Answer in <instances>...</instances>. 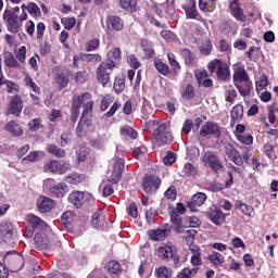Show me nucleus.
Masks as SVG:
<instances>
[{"mask_svg":"<svg viewBox=\"0 0 278 278\" xmlns=\"http://www.w3.org/2000/svg\"><path fill=\"white\" fill-rule=\"evenodd\" d=\"M165 199H168L169 201H175L177 199V190L175 189V186H170L164 193Z\"/></svg>","mask_w":278,"mask_h":278,"instance_id":"6e6d98bb","label":"nucleus"},{"mask_svg":"<svg viewBox=\"0 0 278 278\" xmlns=\"http://www.w3.org/2000/svg\"><path fill=\"white\" fill-rule=\"evenodd\" d=\"M154 66H155L156 71L159 73H161V75L166 76V75H168V73H170V68L168 67V65H166V63H163L162 60H160V59H156L154 61Z\"/></svg>","mask_w":278,"mask_h":278,"instance_id":"e433bc0d","label":"nucleus"},{"mask_svg":"<svg viewBox=\"0 0 278 278\" xmlns=\"http://www.w3.org/2000/svg\"><path fill=\"white\" fill-rule=\"evenodd\" d=\"M237 97H238V92H236V89L230 88L226 91V101L228 103H233Z\"/></svg>","mask_w":278,"mask_h":278,"instance_id":"e2e57ef3","label":"nucleus"},{"mask_svg":"<svg viewBox=\"0 0 278 278\" xmlns=\"http://www.w3.org/2000/svg\"><path fill=\"white\" fill-rule=\"evenodd\" d=\"M108 270L109 273H112V275H116V273L121 270V265L116 261H110L108 264Z\"/></svg>","mask_w":278,"mask_h":278,"instance_id":"052dcab7","label":"nucleus"},{"mask_svg":"<svg viewBox=\"0 0 278 278\" xmlns=\"http://www.w3.org/2000/svg\"><path fill=\"white\" fill-rule=\"evenodd\" d=\"M177 248L170 242L161 243L156 250V255L161 260H173L174 264H179V257L176 255Z\"/></svg>","mask_w":278,"mask_h":278,"instance_id":"39448f33","label":"nucleus"},{"mask_svg":"<svg viewBox=\"0 0 278 278\" xmlns=\"http://www.w3.org/2000/svg\"><path fill=\"white\" fill-rule=\"evenodd\" d=\"M169 218L175 231H177V233H184V220L181 219V215L177 213V210L169 212Z\"/></svg>","mask_w":278,"mask_h":278,"instance_id":"412c9836","label":"nucleus"},{"mask_svg":"<svg viewBox=\"0 0 278 278\" xmlns=\"http://www.w3.org/2000/svg\"><path fill=\"white\" fill-rule=\"evenodd\" d=\"M41 157H45V152L33 151L29 152V154L26 157H24V160H28V162H38V160H41Z\"/></svg>","mask_w":278,"mask_h":278,"instance_id":"de8ad7c7","label":"nucleus"},{"mask_svg":"<svg viewBox=\"0 0 278 278\" xmlns=\"http://www.w3.org/2000/svg\"><path fill=\"white\" fill-rule=\"evenodd\" d=\"M168 233H170V230L166 228V226H161L156 229L150 230L149 236L151 240H154V242H160L161 240H164Z\"/></svg>","mask_w":278,"mask_h":278,"instance_id":"5701e85b","label":"nucleus"},{"mask_svg":"<svg viewBox=\"0 0 278 278\" xmlns=\"http://www.w3.org/2000/svg\"><path fill=\"white\" fill-rule=\"evenodd\" d=\"M45 173H54L56 175H64V173L71 170V164L60 163V161L51 160L43 166Z\"/></svg>","mask_w":278,"mask_h":278,"instance_id":"9b49d317","label":"nucleus"},{"mask_svg":"<svg viewBox=\"0 0 278 278\" xmlns=\"http://www.w3.org/2000/svg\"><path fill=\"white\" fill-rule=\"evenodd\" d=\"M233 80L239 81L240 84H249L251 80H249V75L247 74V70H244V66L242 65H233Z\"/></svg>","mask_w":278,"mask_h":278,"instance_id":"aec40b11","label":"nucleus"},{"mask_svg":"<svg viewBox=\"0 0 278 278\" xmlns=\"http://www.w3.org/2000/svg\"><path fill=\"white\" fill-rule=\"evenodd\" d=\"M202 164L207 168L214 170V173H218V170H223V163L216 153L212 151H206L202 156Z\"/></svg>","mask_w":278,"mask_h":278,"instance_id":"9d476101","label":"nucleus"},{"mask_svg":"<svg viewBox=\"0 0 278 278\" xmlns=\"http://www.w3.org/2000/svg\"><path fill=\"white\" fill-rule=\"evenodd\" d=\"M181 97L184 99H194V87H192V85H186Z\"/></svg>","mask_w":278,"mask_h":278,"instance_id":"3c124183","label":"nucleus"},{"mask_svg":"<svg viewBox=\"0 0 278 278\" xmlns=\"http://www.w3.org/2000/svg\"><path fill=\"white\" fill-rule=\"evenodd\" d=\"M119 5L123 10H127L128 12H136V0H119Z\"/></svg>","mask_w":278,"mask_h":278,"instance_id":"58836bf2","label":"nucleus"},{"mask_svg":"<svg viewBox=\"0 0 278 278\" xmlns=\"http://www.w3.org/2000/svg\"><path fill=\"white\" fill-rule=\"evenodd\" d=\"M37 207L41 214H47V212H51L55 207V202L47 197H40L37 200Z\"/></svg>","mask_w":278,"mask_h":278,"instance_id":"6ab92c4d","label":"nucleus"},{"mask_svg":"<svg viewBox=\"0 0 278 278\" xmlns=\"http://www.w3.org/2000/svg\"><path fill=\"white\" fill-rule=\"evenodd\" d=\"M26 220L31 225L33 229H47V223L35 214L27 215Z\"/></svg>","mask_w":278,"mask_h":278,"instance_id":"cd10ccee","label":"nucleus"},{"mask_svg":"<svg viewBox=\"0 0 278 278\" xmlns=\"http://www.w3.org/2000/svg\"><path fill=\"white\" fill-rule=\"evenodd\" d=\"M121 134L123 136H128L129 138H132L134 140H136V138H138V131H136L134 128H131L129 126L122 127Z\"/></svg>","mask_w":278,"mask_h":278,"instance_id":"a18cd8bd","label":"nucleus"},{"mask_svg":"<svg viewBox=\"0 0 278 278\" xmlns=\"http://www.w3.org/2000/svg\"><path fill=\"white\" fill-rule=\"evenodd\" d=\"M207 216L214 225H223L225 223V213L216 206H212L207 213Z\"/></svg>","mask_w":278,"mask_h":278,"instance_id":"a211bd4d","label":"nucleus"},{"mask_svg":"<svg viewBox=\"0 0 278 278\" xmlns=\"http://www.w3.org/2000/svg\"><path fill=\"white\" fill-rule=\"evenodd\" d=\"M46 151H48V153H51L52 155H55V157H65L66 155V152L58 148V146L55 144H48L46 147Z\"/></svg>","mask_w":278,"mask_h":278,"instance_id":"c9c22d12","label":"nucleus"},{"mask_svg":"<svg viewBox=\"0 0 278 278\" xmlns=\"http://www.w3.org/2000/svg\"><path fill=\"white\" fill-rule=\"evenodd\" d=\"M230 116L233 123H240L241 118L244 116V106L241 104L235 105L230 112Z\"/></svg>","mask_w":278,"mask_h":278,"instance_id":"7c9ffc66","label":"nucleus"},{"mask_svg":"<svg viewBox=\"0 0 278 278\" xmlns=\"http://www.w3.org/2000/svg\"><path fill=\"white\" fill-rule=\"evenodd\" d=\"M86 179V176L84 174H72L70 177H67L68 184L77 185L81 184Z\"/></svg>","mask_w":278,"mask_h":278,"instance_id":"8fccbe9b","label":"nucleus"},{"mask_svg":"<svg viewBox=\"0 0 278 278\" xmlns=\"http://www.w3.org/2000/svg\"><path fill=\"white\" fill-rule=\"evenodd\" d=\"M28 14H30V16H34L35 18L40 16L41 12H40V8L38 7V4H36V2H29L27 4L26 8Z\"/></svg>","mask_w":278,"mask_h":278,"instance_id":"a19ab883","label":"nucleus"},{"mask_svg":"<svg viewBox=\"0 0 278 278\" xmlns=\"http://www.w3.org/2000/svg\"><path fill=\"white\" fill-rule=\"evenodd\" d=\"M3 264L12 273H18L25 266V258L16 252H7L3 256Z\"/></svg>","mask_w":278,"mask_h":278,"instance_id":"7ed1b4c3","label":"nucleus"},{"mask_svg":"<svg viewBox=\"0 0 278 278\" xmlns=\"http://www.w3.org/2000/svg\"><path fill=\"white\" fill-rule=\"evenodd\" d=\"M4 130L11 134V136H14L16 138L21 137L23 134V128H21V125L16 121H10L4 125Z\"/></svg>","mask_w":278,"mask_h":278,"instance_id":"a878e982","label":"nucleus"},{"mask_svg":"<svg viewBox=\"0 0 278 278\" xmlns=\"http://www.w3.org/2000/svg\"><path fill=\"white\" fill-rule=\"evenodd\" d=\"M207 260H210L212 264L216 266V268L225 264V256L216 251H213L211 254H208Z\"/></svg>","mask_w":278,"mask_h":278,"instance_id":"2f4dec72","label":"nucleus"},{"mask_svg":"<svg viewBox=\"0 0 278 278\" xmlns=\"http://www.w3.org/2000/svg\"><path fill=\"white\" fill-rule=\"evenodd\" d=\"M4 63L7 66H10L12 68L18 67V61H16V59H14V55H12V53L10 52H7L4 54Z\"/></svg>","mask_w":278,"mask_h":278,"instance_id":"37998d69","label":"nucleus"},{"mask_svg":"<svg viewBox=\"0 0 278 278\" xmlns=\"http://www.w3.org/2000/svg\"><path fill=\"white\" fill-rule=\"evenodd\" d=\"M118 62H121V49L113 48L108 52L106 64L116 68V66H118Z\"/></svg>","mask_w":278,"mask_h":278,"instance_id":"b1692460","label":"nucleus"},{"mask_svg":"<svg viewBox=\"0 0 278 278\" xmlns=\"http://www.w3.org/2000/svg\"><path fill=\"white\" fill-rule=\"evenodd\" d=\"M194 77L197 78L199 86H201L202 81L204 79H207V71H205V70H197L194 72Z\"/></svg>","mask_w":278,"mask_h":278,"instance_id":"4d7b16f0","label":"nucleus"},{"mask_svg":"<svg viewBox=\"0 0 278 278\" xmlns=\"http://www.w3.org/2000/svg\"><path fill=\"white\" fill-rule=\"evenodd\" d=\"M114 91L117 94H121V92H123V90H125V79L124 78H116L114 81Z\"/></svg>","mask_w":278,"mask_h":278,"instance_id":"603ef678","label":"nucleus"},{"mask_svg":"<svg viewBox=\"0 0 278 278\" xmlns=\"http://www.w3.org/2000/svg\"><path fill=\"white\" fill-rule=\"evenodd\" d=\"M237 140L242 144H253V136L251 135H237Z\"/></svg>","mask_w":278,"mask_h":278,"instance_id":"680f3d73","label":"nucleus"},{"mask_svg":"<svg viewBox=\"0 0 278 278\" xmlns=\"http://www.w3.org/2000/svg\"><path fill=\"white\" fill-rule=\"evenodd\" d=\"M230 12L236 21H239L240 23H249V17L240 7V1L232 0L230 2Z\"/></svg>","mask_w":278,"mask_h":278,"instance_id":"2eb2a0df","label":"nucleus"},{"mask_svg":"<svg viewBox=\"0 0 278 278\" xmlns=\"http://www.w3.org/2000/svg\"><path fill=\"white\" fill-rule=\"evenodd\" d=\"M114 71V66H111L109 63L102 62L97 67L96 77L99 84L105 88L110 84V75Z\"/></svg>","mask_w":278,"mask_h":278,"instance_id":"0eeeda50","label":"nucleus"},{"mask_svg":"<svg viewBox=\"0 0 278 278\" xmlns=\"http://www.w3.org/2000/svg\"><path fill=\"white\" fill-rule=\"evenodd\" d=\"M182 238L186 240L187 244H192V241L194 240V236H197V230L189 229L184 232L182 230Z\"/></svg>","mask_w":278,"mask_h":278,"instance_id":"864d4df0","label":"nucleus"},{"mask_svg":"<svg viewBox=\"0 0 278 278\" xmlns=\"http://www.w3.org/2000/svg\"><path fill=\"white\" fill-rule=\"evenodd\" d=\"M93 105L94 102L92 101V97L88 92L75 97L72 104V123H77V118H79V108H84L83 116H88V114L92 112Z\"/></svg>","mask_w":278,"mask_h":278,"instance_id":"f257e3e1","label":"nucleus"},{"mask_svg":"<svg viewBox=\"0 0 278 278\" xmlns=\"http://www.w3.org/2000/svg\"><path fill=\"white\" fill-rule=\"evenodd\" d=\"M268 86V77L266 75H262L256 81V92H262Z\"/></svg>","mask_w":278,"mask_h":278,"instance_id":"49530a36","label":"nucleus"},{"mask_svg":"<svg viewBox=\"0 0 278 278\" xmlns=\"http://www.w3.org/2000/svg\"><path fill=\"white\" fill-rule=\"evenodd\" d=\"M3 17L8 22V29L9 31H11V34H18V31H21L23 23H21L16 13H12V11H7L4 12Z\"/></svg>","mask_w":278,"mask_h":278,"instance_id":"f8f14e48","label":"nucleus"},{"mask_svg":"<svg viewBox=\"0 0 278 278\" xmlns=\"http://www.w3.org/2000/svg\"><path fill=\"white\" fill-rule=\"evenodd\" d=\"M176 160L177 159L175 156V153L167 152V154L163 157V164H165V166H173V164H175Z\"/></svg>","mask_w":278,"mask_h":278,"instance_id":"5fc2aeb1","label":"nucleus"},{"mask_svg":"<svg viewBox=\"0 0 278 278\" xmlns=\"http://www.w3.org/2000/svg\"><path fill=\"white\" fill-rule=\"evenodd\" d=\"M207 200V195L203 192L195 193L192 199L187 203V207L191 212H197L198 207H201Z\"/></svg>","mask_w":278,"mask_h":278,"instance_id":"f3484780","label":"nucleus"},{"mask_svg":"<svg viewBox=\"0 0 278 278\" xmlns=\"http://www.w3.org/2000/svg\"><path fill=\"white\" fill-rule=\"evenodd\" d=\"M35 244L39 249H47V240L42 236H40V235H37L35 237Z\"/></svg>","mask_w":278,"mask_h":278,"instance_id":"774afa93","label":"nucleus"},{"mask_svg":"<svg viewBox=\"0 0 278 278\" xmlns=\"http://www.w3.org/2000/svg\"><path fill=\"white\" fill-rule=\"evenodd\" d=\"M86 116H81V118H80V122L78 123V126H77V128H76V134H77V136H79V138H81V136H84V134H85V129L88 127V123H84V118H85Z\"/></svg>","mask_w":278,"mask_h":278,"instance_id":"13d9d810","label":"nucleus"},{"mask_svg":"<svg viewBox=\"0 0 278 278\" xmlns=\"http://www.w3.org/2000/svg\"><path fill=\"white\" fill-rule=\"evenodd\" d=\"M208 71H211V73H216L217 79H222V81H225V79L229 77V67L223 60L211 61L208 63Z\"/></svg>","mask_w":278,"mask_h":278,"instance_id":"1a4fd4ad","label":"nucleus"},{"mask_svg":"<svg viewBox=\"0 0 278 278\" xmlns=\"http://www.w3.org/2000/svg\"><path fill=\"white\" fill-rule=\"evenodd\" d=\"M124 26L123 20L118 16L111 15L106 20V29L109 31H121Z\"/></svg>","mask_w":278,"mask_h":278,"instance_id":"4be33fe9","label":"nucleus"},{"mask_svg":"<svg viewBox=\"0 0 278 278\" xmlns=\"http://www.w3.org/2000/svg\"><path fill=\"white\" fill-rule=\"evenodd\" d=\"M170 142H173V135L168 130V124H160L153 132V147H164V144H170Z\"/></svg>","mask_w":278,"mask_h":278,"instance_id":"f03ea898","label":"nucleus"},{"mask_svg":"<svg viewBox=\"0 0 278 278\" xmlns=\"http://www.w3.org/2000/svg\"><path fill=\"white\" fill-rule=\"evenodd\" d=\"M62 23L65 29H73V27L77 25V20L75 17H68V18L62 20Z\"/></svg>","mask_w":278,"mask_h":278,"instance_id":"0e129e2a","label":"nucleus"},{"mask_svg":"<svg viewBox=\"0 0 278 278\" xmlns=\"http://www.w3.org/2000/svg\"><path fill=\"white\" fill-rule=\"evenodd\" d=\"M237 89L239 90L241 97H249V94H251V81L245 83V88H242V86L237 85Z\"/></svg>","mask_w":278,"mask_h":278,"instance_id":"69168bd1","label":"nucleus"},{"mask_svg":"<svg viewBox=\"0 0 278 278\" xmlns=\"http://www.w3.org/2000/svg\"><path fill=\"white\" fill-rule=\"evenodd\" d=\"M3 85L7 86V90L11 94H14V92H18L20 90L18 85L14 84L11 80L3 79V75H0V86H3Z\"/></svg>","mask_w":278,"mask_h":278,"instance_id":"f704fd0d","label":"nucleus"},{"mask_svg":"<svg viewBox=\"0 0 278 278\" xmlns=\"http://www.w3.org/2000/svg\"><path fill=\"white\" fill-rule=\"evenodd\" d=\"M54 81L59 86V88H66L68 86V76L63 71L56 70Z\"/></svg>","mask_w":278,"mask_h":278,"instance_id":"c756f323","label":"nucleus"},{"mask_svg":"<svg viewBox=\"0 0 278 278\" xmlns=\"http://www.w3.org/2000/svg\"><path fill=\"white\" fill-rule=\"evenodd\" d=\"M225 160H230V162H233L236 166H242V164H249V160H251V154L243 153L240 154L233 146H227L225 149Z\"/></svg>","mask_w":278,"mask_h":278,"instance_id":"20e7f679","label":"nucleus"},{"mask_svg":"<svg viewBox=\"0 0 278 278\" xmlns=\"http://www.w3.org/2000/svg\"><path fill=\"white\" fill-rule=\"evenodd\" d=\"M91 224L96 229H103L105 227V217L100 213H93Z\"/></svg>","mask_w":278,"mask_h":278,"instance_id":"72a5a7b5","label":"nucleus"},{"mask_svg":"<svg viewBox=\"0 0 278 278\" xmlns=\"http://www.w3.org/2000/svg\"><path fill=\"white\" fill-rule=\"evenodd\" d=\"M13 233L14 226H12V224L0 225V240H2V242H8V240H11Z\"/></svg>","mask_w":278,"mask_h":278,"instance_id":"393cba45","label":"nucleus"},{"mask_svg":"<svg viewBox=\"0 0 278 278\" xmlns=\"http://www.w3.org/2000/svg\"><path fill=\"white\" fill-rule=\"evenodd\" d=\"M54 184L55 180L52 178H48L43 181L45 188H47L51 194H54V197H58L59 199L66 197L68 192V186H66L64 182H59L58 185Z\"/></svg>","mask_w":278,"mask_h":278,"instance_id":"6e6552de","label":"nucleus"},{"mask_svg":"<svg viewBox=\"0 0 278 278\" xmlns=\"http://www.w3.org/2000/svg\"><path fill=\"white\" fill-rule=\"evenodd\" d=\"M187 18H197L199 12L197 11V2L194 0H188L187 5L184 7Z\"/></svg>","mask_w":278,"mask_h":278,"instance_id":"c85d7f7f","label":"nucleus"},{"mask_svg":"<svg viewBox=\"0 0 278 278\" xmlns=\"http://www.w3.org/2000/svg\"><path fill=\"white\" fill-rule=\"evenodd\" d=\"M68 201L79 208L85 203H94V195L89 192L72 191L68 195Z\"/></svg>","mask_w":278,"mask_h":278,"instance_id":"423d86ee","label":"nucleus"},{"mask_svg":"<svg viewBox=\"0 0 278 278\" xmlns=\"http://www.w3.org/2000/svg\"><path fill=\"white\" fill-rule=\"evenodd\" d=\"M156 275L159 278H170V269L168 267H159L156 269Z\"/></svg>","mask_w":278,"mask_h":278,"instance_id":"bf43d9fd","label":"nucleus"},{"mask_svg":"<svg viewBox=\"0 0 278 278\" xmlns=\"http://www.w3.org/2000/svg\"><path fill=\"white\" fill-rule=\"evenodd\" d=\"M24 84L25 86H27V88H31L33 92H35L36 94H40V88L38 87V85H36V83H34V79H31L29 75L25 76Z\"/></svg>","mask_w":278,"mask_h":278,"instance_id":"79ce46f5","label":"nucleus"},{"mask_svg":"<svg viewBox=\"0 0 278 278\" xmlns=\"http://www.w3.org/2000/svg\"><path fill=\"white\" fill-rule=\"evenodd\" d=\"M199 8L202 12H214L216 2L214 0H200Z\"/></svg>","mask_w":278,"mask_h":278,"instance_id":"473e14b6","label":"nucleus"},{"mask_svg":"<svg viewBox=\"0 0 278 278\" xmlns=\"http://www.w3.org/2000/svg\"><path fill=\"white\" fill-rule=\"evenodd\" d=\"M162 180L157 176L146 175L143 177L142 188L147 194H153L160 188Z\"/></svg>","mask_w":278,"mask_h":278,"instance_id":"4468645a","label":"nucleus"},{"mask_svg":"<svg viewBox=\"0 0 278 278\" xmlns=\"http://www.w3.org/2000/svg\"><path fill=\"white\" fill-rule=\"evenodd\" d=\"M235 208L239 210L242 214H244V216H248V218H253V216H255V210L253 206H249L240 200L236 201Z\"/></svg>","mask_w":278,"mask_h":278,"instance_id":"bb28decb","label":"nucleus"},{"mask_svg":"<svg viewBox=\"0 0 278 278\" xmlns=\"http://www.w3.org/2000/svg\"><path fill=\"white\" fill-rule=\"evenodd\" d=\"M197 273H199L198 267L185 268L177 275V278H192L197 276Z\"/></svg>","mask_w":278,"mask_h":278,"instance_id":"4c0bfd02","label":"nucleus"},{"mask_svg":"<svg viewBox=\"0 0 278 278\" xmlns=\"http://www.w3.org/2000/svg\"><path fill=\"white\" fill-rule=\"evenodd\" d=\"M28 129L30 131H40L42 129V121L40 118H35L28 123Z\"/></svg>","mask_w":278,"mask_h":278,"instance_id":"09e8293b","label":"nucleus"},{"mask_svg":"<svg viewBox=\"0 0 278 278\" xmlns=\"http://www.w3.org/2000/svg\"><path fill=\"white\" fill-rule=\"evenodd\" d=\"M167 59L169 66H172L174 73H179V71H181V66L179 65V62H177L175 54L173 52L167 53Z\"/></svg>","mask_w":278,"mask_h":278,"instance_id":"ea45409f","label":"nucleus"},{"mask_svg":"<svg viewBox=\"0 0 278 278\" xmlns=\"http://www.w3.org/2000/svg\"><path fill=\"white\" fill-rule=\"evenodd\" d=\"M200 53L202 55H210L212 53V41H210L208 39H206L201 46H200Z\"/></svg>","mask_w":278,"mask_h":278,"instance_id":"c03bdc74","label":"nucleus"},{"mask_svg":"<svg viewBox=\"0 0 278 278\" xmlns=\"http://www.w3.org/2000/svg\"><path fill=\"white\" fill-rule=\"evenodd\" d=\"M142 155H147V147L141 146L134 149V156L136 157V160H140Z\"/></svg>","mask_w":278,"mask_h":278,"instance_id":"338daca9","label":"nucleus"},{"mask_svg":"<svg viewBox=\"0 0 278 278\" xmlns=\"http://www.w3.org/2000/svg\"><path fill=\"white\" fill-rule=\"evenodd\" d=\"M23 112V100L18 96H14L8 104V114L12 116H21Z\"/></svg>","mask_w":278,"mask_h":278,"instance_id":"dca6fc26","label":"nucleus"},{"mask_svg":"<svg viewBox=\"0 0 278 278\" xmlns=\"http://www.w3.org/2000/svg\"><path fill=\"white\" fill-rule=\"evenodd\" d=\"M201 138H220V126L207 122L200 129Z\"/></svg>","mask_w":278,"mask_h":278,"instance_id":"ddd939ff","label":"nucleus"}]
</instances>
